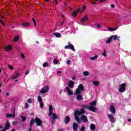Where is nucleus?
I'll return each instance as SVG.
<instances>
[{
	"label": "nucleus",
	"instance_id": "nucleus-3",
	"mask_svg": "<svg viewBox=\"0 0 131 131\" xmlns=\"http://www.w3.org/2000/svg\"><path fill=\"white\" fill-rule=\"evenodd\" d=\"M125 88H126V84L123 83L119 85V88L118 89L119 93H124L125 92Z\"/></svg>",
	"mask_w": 131,
	"mask_h": 131
},
{
	"label": "nucleus",
	"instance_id": "nucleus-10",
	"mask_svg": "<svg viewBox=\"0 0 131 131\" xmlns=\"http://www.w3.org/2000/svg\"><path fill=\"white\" fill-rule=\"evenodd\" d=\"M11 126V125L10 124V122H7L6 124L5 125V127L4 128V129H1L0 130V131H6V130H8V129H9V128H10V127Z\"/></svg>",
	"mask_w": 131,
	"mask_h": 131
},
{
	"label": "nucleus",
	"instance_id": "nucleus-35",
	"mask_svg": "<svg viewBox=\"0 0 131 131\" xmlns=\"http://www.w3.org/2000/svg\"><path fill=\"white\" fill-rule=\"evenodd\" d=\"M52 115H53V119H58V117L55 113H52Z\"/></svg>",
	"mask_w": 131,
	"mask_h": 131
},
{
	"label": "nucleus",
	"instance_id": "nucleus-21",
	"mask_svg": "<svg viewBox=\"0 0 131 131\" xmlns=\"http://www.w3.org/2000/svg\"><path fill=\"white\" fill-rule=\"evenodd\" d=\"M88 17L86 16H85L81 19V23H84V22H86L88 21Z\"/></svg>",
	"mask_w": 131,
	"mask_h": 131
},
{
	"label": "nucleus",
	"instance_id": "nucleus-41",
	"mask_svg": "<svg viewBox=\"0 0 131 131\" xmlns=\"http://www.w3.org/2000/svg\"><path fill=\"white\" fill-rule=\"evenodd\" d=\"M29 105L28 104V103H26L25 105V108L26 109H28V108H29Z\"/></svg>",
	"mask_w": 131,
	"mask_h": 131
},
{
	"label": "nucleus",
	"instance_id": "nucleus-20",
	"mask_svg": "<svg viewBox=\"0 0 131 131\" xmlns=\"http://www.w3.org/2000/svg\"><path fill=\"white\" fill-rule=\"evenodd\" d=\"M70 121V118L69 116H66L64 119V123L66 124H68Z\"/></svg>",
	"mask_w": 131,
	"mask_h": 131
},
{
	"label": "nucleus",
	"instance_id": "nucleus-63",
	"mask_svg": "<svg viewBox=\"0 0 131 131\" xmlns=\"http://www.w3.org/2000/svg\"><path fill=\"white\" fill-rule=\"evenodd\" d=\"M11 131H15V129H12Z\"/></svg>",
	"mask_w": 131,
	"mask_h": 131
},
{
	"label": "nucleus",
	"instance_id": "nucleus-29",
	"mask_svg": "<svg viewBox=\"0 0 131 131\" xmlns=\"http://www.w3.org/2000/svg\"><path fill=\"white\" fill-rule=\"evenodd\" d=\"M19 36L18 35L15 36L13 39V41L14 42L18 41V40H19Z\"/></svg>",
	"mask_w": 131,
	"mask_h": 131
},
{
	"label": "nucleus",
	"instance_id": "nucleus-53",
	"mask_svg": "<svg viewBox=\"0 0 131 131\" xmlns=\"http://www.w3.org/2000/svg\"><path fill=\"white\" fill-rule=\"evenodd\" d=\"M76 78V77H75V76H74V77H73L72 79H73V80H75Z\"/></svg>",
	"mask_w": 131,
	"mask_h": 131
},
{
	"label": "nucleus",
	"instance_id": "nucleus-48",
	"mask_svg": "<svg viewBox=\"0 0 131 131\" xmlns=\"http://www.w3.org/2000/svg\"><path fill=\"white\" fill-rule=\"evenodd\" d=\"M71 62V60L69 59L67 61V64H70Z\"/></svg>",
	"mask_w": 131,
	"mask_h": 131
},
{
	"label": "nucleus",
	"instance_id": "nucleus-7",
	"mask_svg": "<svg viewBox=\"0 0 131 131\" xmlns=\"http://www.w3.org/2000/svg\"><path fill=\"white\" fill-rule=\"evenodd\" d=\"M37 126H42V121L38 118H36L35 120Z\"/></svg>",
	"mask_w": 131,
	"mask_h": 131
},
{
	"label": "nucleus",
	"instance_id": "nucleus-58",
	"mask_svg": "<svg viewBox=\"0 0 131 131\" xmlns=\"http://www.w3.org/2000/svg\"><path fill=\"white\" fill-rule=\"evenodd\" d=\"M128 121H129V122H130V121H131V119H128Z\"/></svg>",
	"mask_w": 131,
	"mask_h": 131
},
{
	"label": "nucleus",
	"instance_id": "nucleus-17",
	"mask_svg": "<svg viewBox=\"0 0 131 131\" xmlns=\"http://www.w3.org/2000/svg\"><path fill=\"white\" fill-rule=\"evenodd\" d=\"M78 128V124L75 122L73 123V129L74 131L77 130Z\"/></svg>",
	"mask_w": 131,
	"mask_h": 131
},
{
	"label": "nucleus",
	"instance_id": "nucleus-27",
	"mask_svg": "<svg viewBox=\"0 0 131 131\" xmlns=\"http://www.w3.org/2000/svg\"><path fill=\"white\" fill-rule=\"evenodd\" d=\"M34 122H35V120L34 119H32L30 123V126L32 127V126L34 124Z\"/></svg>",
	"mask_w": 131,
	"mask_h": 131
},
{
	"label": "nucleus",
	"instance_id": "nucleus-52",
	"mask_svg": "<svg viewBox=\"0 0 131 131\" xmlns=\"http://www.w3.org/2000/svg\"><path fill=\"white\" fill-rule=\"evenodd\" d=\"M32 130V127H31V126H30L29 131H31Z\"/></svg>",
	"mask_w": 131,
	"mask_h": 131
},
{
	"label": "nucleus",
	"instance_id": "nucleus-13",
	"mask_svg": "<svg viewBox=\"0 0 131 131\" xmlns=\"http://www.w3.org/2000/svg\"><path fill=\"white\" fill-rule=\"evenodd\" d=\"M68 86L70 89H73V88H74V81L72 80L70 81L68 83Z\"/></svg>",
	"mask_w": 131,
	"mask_h": 131
},
{
	"label": "nucleus",
	"instance_id": "nucleus-1",
	"mask_svg": "<svg viewBox=\"0 0 131 131\" xmlns=\"http://www.w3.org/2000/svg\"><path fill=\"white\" fill-rule=\"evenodd\" d=\"M81 92H84V89L82 84H80L75 92V95L76 96V99L78 101H81L83 99L81 96Z\"/></svg>",
	"mask_w": 131,
	"mask_h": 131
},
{
	"label": "nucleus",
	"instance_id": "nucleus-2",
	"mask_svg": "<svg viewBox=\"0 0 131 131\" xmlns=\"http://www.w3.org/2000/svg\"><path fill=\"white\" fill-rule=\"evenodd\" d=\"M82 108L83 109H88L90 111H92V112H96L97 111V107L93 106H89L88 105H82Z\"/></svg>",
	"mask_w": 131,
	"mask_h": 131
},
{
	"label": "nucleus",
	"instance_id": "nucleus-34",
	"mask_svg": "<svg viewBox=\"0 0 131 131\" xmlns=\"http://www.w3.org/2000/svg\"><path fill=\"white\" fill-rule=\"evenodd\" d=\"M80 112V115H81V114H84V113H85V110H84V108L82 107Z\"/></svg>",
	"mask_w": 131,
	"mask_h": 131
},
{
	"label": "nucleus",
	"instance_id": "nucleus-57",
	"mask_svg": "<svg viewBox=\"0 0 131 131\" xmlns=\"http://www.w3.org/2000/svg\"><path fill=\"white\" fill-rule=\"evenodd\" d=\"M114 7H115V6L114 5H111V8H114Z\"/></svg>",
	"mask_w": 131,
	"mask_h": 131
},
{
	"label": "nucleus",
	"instance_id": "nucleus-12",
	"mask_svg": "<svg viewBox=\"0 0 131 131\" xmlns=\"http://www.w3.org/2000/svg\"><path fill=\"white\" fill-rule=\"evenodd\" d=\"M13 49V47H12L11 45H8L5 47L6 52H10Z\"/></svg>",
	"mask_w": 131,
	"mask_h": 131
},
{
	"label": "nucleus",
	"instance_id": "nucleus-38",
	"mask_svg": "<svg viewBox=\"0 0 131 131\" xmlns=\"http://www.w3.org/2000/svg\"><path fill=\"white\" fill-rule=\"evenodd\" d=\"M107 29L110 31H113L114 30H116V29H117V28H107Z\"/></svg>",
	"mask_w": 131,
	"mask_h": 131
},
{
	"label": "nucleus",
	"instance_id": "nucleus-43",
	"mask_svg": "<svg viewBox=\"0 0 131 131\" xmlns=\"http://www.w3.org/2000/svg\"><path fill=\"white\" fill-rule=\"evenodd\" d=\"M49 65V62H45L43 63V67H47Z\"/></svg>",
	"mask_w": 131,
	"mask_h": 131
},
{
	"label": "nucleus",
	"instance_id": "nucleus-42",
	"mask_svg": "<svg viewBox=\"0 0 131 131\" xmlns=\"http://www.w3.org/2000/svg\"><path fill=\"white\" fill-rule=\"evenodd\" d=\"M21 118H22V120L23 121H25V120H26V117H24V116H20Z\"/></svg>",
	"mask_w": 131,
	"mask_h": 131
},
{
	"label": "nucleus",
	"instance_id": "nucleus-33",
	"mask_svg": "<svg viewBox=\"0 0 131 131\" xmlns=\"http://www.w3.org/2000/svg\"><path fill=\"white\" fill-rule=\"evenodd\" d=\"M101 56H103L105 58L107 57V53H106V50H104V52L101 53Z\"/></svg>",
	"mask_w": 131,
	"mask_h": 131
},
{
	"label": "nucleus",
	"instance_id": "nucleus-47",
	"mask_svg": "<svg viewBox=\"0 0 131 131\" xmlns=\"http://www.w3.org/2000/svg\"><path fill=\"white\" fill-rule=\"evenodd\" d=\"M0 23H1V24H2V25H3V26H5V24L4 23V22H3V20L0 19Z\"/></svg>",
	"mask_w": 131,
	"mask_h": 131
},
{
	"label": "nucleus",
	"instance_id": "nucleus-15",
	"mask_svg": "<svg viewBox=\"0 0 131 131\" xmlns=\"http://www.w3.org/2000/svg\"><path fill=\"white\" fill-rule=\"evenodd\" d=\"M6 118H14L15 117V111H13V114H6Z\"/></svg>",
	"mask_w": 131,
	"mask_h": 131
},
{
	"label": "nucleus",
	"instance_id": "nucleus-54",
	"mask_svg": "<svg viewBox=\"0 0 131 131\" xmlns=\"http://www.w3.org/2000/svg\"><path fill=\"white\" fill-rule=\"evenodd\" d=\"M105 1H106V0H100V2L101 3H104V2H105Z\"/></svg>",
	"mask_w": 131,
	"mask_h": 131
},
{
	"label": "nucleus",
	"instance_id": "nucleus-44",
	"mask_svg": "<svg viewBox=\"0 0 131 131\" xmlns=\"http://www.w3.org/2000/svg\"><path fill=\"white\" fill-rule=\"evenodd\" d=\"M21 59H25V55L24 54L20 55Z\"/></svg>",
	"mask_w": 131,
	"mask_h": 131
},
{
	"label": "nucleus",
	"instance_id": "nucleus-62",
	"mask_svg": "<svg viewBox=\"0 0 131 131\" xmlns=\"http://www.w3.org/2000/svg\"><path fill=\"white\" fill-rule=\"evenodd\" d=\"M1 72H2V68H1V67H0V73H1Z\"/></svg>",
	"mask_w": 131,
	"mask_h": 131
},
{
	"label": "nucleus",
	"instance_id": "nucleus-22",
	"mask_svg": "<svg viewBox=\"0 0 131 131\" xmlns=\"http://www.w3.org/2000/svg\"><path fill=\"white\" fill-rule=\"evenodd\" d=\"M93 85H95V86H99V85H100V83L98 81H93Z\"/></svg>",
	"mask_w": 131,
	"mask_h": 131
},
{
	"label": "nucleus",
	"instance_id": "nucleus-8",
	"mask_svg": "<svg viewBox=\"0 0 131 131\" xmlns=\"http://www.w3.org/2000/svg\"><path fill=\"white\" fill-rule=\"evenodd\" d=\"M64 49L66 50L69 49L73 51V52H75V49H74V46L72 44H70L69 45L66 46L64 47Z\"/></svg>",
	"mask_w": 131,
	"mask_h": 131
},
{
	"label": "nucleus",
	"instance_id": "nucleus-45",
	"mask_svg": "<svg viewBox=\"0 0 131 131\" xmlns=\"http://www.w3.org/2000/svg\"><path fill=\"white\" fill-rule=\"evenodd\" d=\"M95 26L97 28H101V25H100V24H96Z\"/></svg>",
	"mask_w": 131,
	"mask_h": 131
},
{
	"label": "nucleus",
	"instance_id": "nucleus-36",
	"mask_svg": "<svg viewBox=\"0 0 131 131\" xmlns=\"http://www.w3.org/2000/svg\"><path fill=\"white\" fill-rule=\"evenodd\" d=\"M54 35L56 37H61V34L59 33H54Z\"/></svg>",
	"mask_w": 131,
	"mask_h": 131
},
{
	"label": "nucleus",
	"instance_id": "nucleus-51",
	"mask_svg": "<svg viewBox=\"0 0 131 131\" xmlns=\"http://www.w3.org/2000/svg\"><path fill=\"white\" fill-rule=\"evenodd\" d=\"M61 72H61L60 71H57L58 74H61Z\"/></svg>",
	"mask_w": 131,
	"mask_h": 131
},
{
	"label": "nucleus",
	"instance_id": "nucleus-56",
	"mask_svg": "<svg viewBox=\"0 0 131 131\" xmlns=\"http://www.w3.org/2000/svg\"><path fill=\"white\" fill-rule=\"evenodd\" d=\"M64 24V21L60 23L61 25H63Z\"/></svg>",
	"mask_w": 131,
	"mask_h": 131
},
{
	"label": "nucleus",
	"instance_id": "nucleus-28",
	"mask_svg": "<svg viewBox=\"0 0 131 131\" xmlns=\"http://www.w3.org/2000/svg\"><path fill=\"white\" fill-rule=\"evenodd\" d=\"M90 106H93V107H94V106H96V105H97V101H95L91 102H90Z\"/></svg>",
	"mask_w": 131,
	"mask_h": 131
},
{
	"label": "nucleus",
	"instance_id": "nucleus-61",
	"mask_svg": "<svg viewBox=\"0 0 131 131\" xmlns=\"http://www.w3.org/2000/svg\"><path fill=\"white\" fill-rule=\"evenodd\" d=\"M55 2L56 4H58V1H57V0H55Z\"/></svg>",
	"mask_w": 131,
	"mask_h": 131
},
{
	"label": "nucleus",
	"instance_id": "nucleus-60",
	"mask_svg": "<svg viewBox=\"0 0 131 131\" xmlns=\"http://www.w3.org/2000/svg\"><path fill=\"white\" fill-rule=\"evenodd\" d=\"M6 96H7V97H8V96H9V93L7 92V93H6Z\"/></svg>",
	"mask_w": 131,
	"mask_h": 131
},
{
	"label": "nucleus",
	"instance_id": "nucleus-24",
	"mask_svg": "<svg viewBox=\"0 0 131 131\" xmlns=\"http://www.w3.org/2000/svg\"><path fill=\"white\" fill-rule=\"evenodd\" d=\"M23 26L24 27H28L30 25V24L27 22H24L22 24Z\"/></svg>",
	"mask_w": 131,
	"mask_h": 131
},
{
	"label": "nucleus",
	"instance_id": "nucleus-11",
	"mask_svg": "<svg viewBox=\"0 0 131 131\" xmlns=\"http://www.w3.org/2000/svg\"><path fill=\"white\" fill-rule=\"evenodd\" d=\"M66 90L67 92V94L69 96H72L73 95V92H72V90H71L70 88L69 87H66Z\"/></svg>",
	"mask_w": 131,
	"mask_h": 131
},
{
	"label": "nucleus",
	"instance_id": "nucleus-19",
	"mask_svg": "<svg viewBox=\"0 0 131 131\" xmlns=\"http://www.w3.org/2000/svg\"><path fill=\"white\" fill-rule=\"evenodd\" d=\"M111 37L112 38V39H113L114 40H115V41L116 40V39H117V40H118V39H119V38H120V36H118L116 35L111 36Z\"/></svg>",
	"mask_w": 131,
	"mask_h": 131
},
{
	"label": "nucleus",
	"instance_id": "nucleus-16",
	"mask_svg": "<svg viewBox=\"0 0 131 131\" xmlns=\"http://www.w3.org/2000/svg\"><path fill=\"white\" fill-rule=\"evenodd\" d=\"M110 111L113 114H115V113H116L115 107H114V106H113V105H111L110 108Z\"/></svg>",
	"mask_w": 131,
	"mask_h": 131
},
{
	"label": "nucleus",
	"instance_id": "nucleus-30",
	"mask_svg": "<svg viewBox=\"0 0 131 131\" xmlns=\"http://www.w3.org/2000/svg\"><path fill=\"white\" fill-rule=\"evenodd\" d=\"M34 101V99H31V98H30V99L27 100V102L29 104H31L32 103H33Z\"/></svg>",
	"mask_w": 131,
	"mask_h": 131
},
{
	"label": "nucleus",
	"instance_id": "nucleus-5",
	"mask_svg": "<svg viewBox=\"0 0 131 131\" xmlns=\"http://www.w3.org/2000/svg\"><path fill=\"white\" fill-rule=\"evenodd\" d=\"M49 90H50V87L49 86H48V85L45 86L40 91V93L41 94V95L47 94V93H48V92H49Z\"/></svg>",
	"mask_w": 131,
	"mask_h": 131
},
{
	"label": "nucleus",
	"instance_id": "nucleus-23",
	"mask_svg": "<svg viewBox=\"0 0 131 131\" xmlns=\"http://www.w3.org/2000/svg\"><path fill=\"white\" fill-rule=\"evenodd\" d=\"M90 129L91 130H95L96 129V125L94 124H91L90 125Z\"/></svg>",
	"mask_w": 131,
	"mask_h": 131
},
{
	"label": "nucleus",
	"instance_id": "nucleus-32",
	"mask_svg": "<svg viewBox=\"0 0 131 131\" xmlns=\"http://www.w3.org/2000/svg\"><path fill=\"white\" fill-rule=\"evenodd\" d=\"M91 60H92V61H95V60H97L98 59V55H95L94 57H90Z\"/></svg>",
	"mask_w": 131,
	"mask_h": 131
},
{
	"label": "nucleus",
	"instance_id": "nucleus-31",
	"mask_svg": "<svg viewBox=\"0 0 131 131\" xmlns=\"http://www.w3.org/2000/svg\"><path fill=\"white\" fill-rule=\"evenodd\" d=\"M79 11V9H78L77 11H75L73 12L72 15L74 16V17H76V15H77V13H78V11Z\"/></svg>",
	"mask_w": 131,
	"mask_h": 131
},
{
	"label": "nucleus",
	"instance_id": "nucleus-64",
	"mask_svg": "<svg viewBox=\"0 0 131 131\" xmlns=\"http://www.w3.org/2000/svg\"><path fill=\"white\" fill-rule=\"evenodd\" d=\"M0 128H3V126H0Z\"/></svg>",
	"mask_w": 131,
	"mask_h": 131
},
{
	"label": "nucleus",
	"instance_id": "nucleus-37",
	"mask_svg": "<svg viewBox=\"0 0 131 131\" xmlns=\"http://www.w3.org/2000/svg\"><path fill=\"white\" fill-rule=\"evenodd\" d=\"M8 67L10 70H14V67L12 66V65L8 64Z\"/></svg>",
	"mask_w": 131,
	"mask_h": 131
},
{
	"label": "nucleus",
	"instance_id": "nucleus-14",
	"mask_svg": "<svg viewBox=\"0 0 131 131\" xmlns=\"http://www.w3.org/2000/svg\"><path fill=\"white\" fill-rule=\"evenodd\" d=\"M81 120H82V121L84 122H88V121H89V120L88 119V117H86V116L85 115H82L81 116Z\"/></svg>",
	"mask_w": 131,
	"mask_h": 131
},
{
	"label": "nucleus",
	"instance_id": "nucleus-59",
	"mask_svg": "<svg viewBox=\"0 0 131 131\" xmlns=\"http://www.w3.org/2000/svg\"><path fill=\"white\" fill-rule=\"evenodd\" d=\"M91 4H93V5H96V2H94V3H91Z\"/></svg>",
	"mask_w": 131,
	"mask_h": 131
},
{
	"label": "nucleus",
	"instance_id": "nucleus-39",
	"mask_svg": "<svg viewBox=\"0 0 131 131\" xmlns=\"http://www.w3.org/2000/svg\"><path fill=\"white\" fill-rule=\"evenodd\" d=\"M53 63L55 65H57V64H58V63H59V60H58L57 59H54Z\"/></svg>",
	"mask_w": 131,
	"mask_h": 131
},
{
	"label": "nucleus",
	"instance_id": "nucleus-26",
	"mask_svg": "<svg viewBox=\"0 0 131 131\" xmlns=\"http://www.w3.org/2000/svg\"><path fill=\"white\" fill-rule=\"evenodd\" d=\"M112 40V38L111 36H110L109 38H107V39L106 40L105 43L106 44L110 43L111 42V41Z\"/></svg>",
	"mask_w": 131,
	"mask_h": 131
},
{
	"label": "nucleus",
	"instance_id": "nucleus-40",
	"mask_svg": "<svg viewBox=\"0 0 131 131\" xmlns=\"http://www.w3.org/2000/svg\"><path fill=\"white\" fill-rule=\"evenodd\" d=\"M20 74H19V73H17L16 74V76H15V77H13V78H12V79H16V78H18V76H19V75Z\"/></svg>",
	"mask_w": 131,
	"mask_h": 131
},
{
	"label": "nucleus",
	"instance_id": "nucleus-6",
	"mask_svg": "<svg viewBox=\"0 0 131 131\" xmlns=\"http://www.w3.org/2000/svg\"><path fill=\"white\" fill-rule=\"evenodd\" d=\"M37 100L39 103L40 108L42 109L43 108V103H42V98L41 96L38 95L37 97Z\"/></svg>",
	"mask_w": 131,
	"mask_h": 131
},
{
	"label": "nucleus",
	"instance_id": "nucleus-18",
	"mask_svg": "<svg viewBox=\"0 0 131 131\" xmlns=\"http://www.w3.org/2000/svg\"><path fill=\"white\" fill-rule=\"evenodd\" d=\"M49 114L48 115L49 116H52L53 114V106L52 105H49Z\"/></svg>",
	"mask_w": 131,
	"mask_h": 131
},
{
	"label": "nucleus",
	"instance_id": "nucleus-49",
	"mask_svg": "<svg viewBox=\"0 0 131 131\" xmlns=\"http://www.w3.org/2000/svg\"><path fill=\"white\" fill-rule=\"evenodd\" d=\"M17 122H16V121H13V125H16V124H17Z\"/></svg>",
	"mask_w": 131,
	"mask_h": 131
},
{
	"label": "nucleus",
	"instance_id": "nucleus-55",
	"mask_svg": "<svg viewBox=\"0 0 131 131\" xmlns=\"http://www.w3.org/2000/svg\"><path fill=\"white\" fill-rule=\"evenodd\" d=\"M28 73H29V72L26 71V73H25L26 75H27V74H28Z\"/></svg>",
	"mask_w": 131,
	"mask_h": 131
},
{
	"label": "nucleus",
	"instance_id": "nucleus-25",
	"mask_svg": "<svg viewBox=\"0 0 131 131\" xmlns=\"http://www.w3.org/2000/svg\"><path fill=\"white\" fill-rule=\"evenodd\" d=\"M82 74L84 76H89L90 75V72L86 71L83 72Z\"/></svg>",
	"mask_w": 131,
	"mask_h": 131
},
{
	"label": "nucleus",
	"instance_id": "nucleus-4",
	"mask_svg": "<svg viewBox=\"0 0 131 131\" xmlns=\"http://www.w3.org/2000/svg\"><path fill=\"white\" fill-rule=\"evenodd\" d=\"M80 112L78 111H76L74 113L75 119L76 120V121H77V122L78 123H80V122H81L80 119L79 118V117H78V115H80Z\"/></svg>",
	"mask_w": 131,
	"mask_h": 131
},
{
	"label": "nucleus",
	"instance_id": "nucleus-46",
	"mask_svg": "<svg viewBox=\"0 0 131 131\" xmlns=\"http://www.w3.org/2000/svg\"><path fill=\"white\" fill-rule=\"evenodd\" d=\"M32 20L34 22V26H36V22L35 21V19H34V18H32Z\"/></svg>",
	"mask_w": 131,
	"mask_h": 131
},
{
	"label": "nucleus",
	"instance_id": "nucleus-50",
	"mask_svg": "<svg viewBox=\"0 0 131 131\" xmlns=\"http://www.w3.org/2000/svg\"><path fill=\"white\" fill-rule=\"evenodd\" d=\"M85 8H86V6H84L83 8V11L82 12H83V11H84V10H85Z\"/></svg>",
	"mask_w": 131,
	"mask_h": 131
},
{
	"label": "nucleus",
	"instance_id": "nucleus-9",
	"mask_svg": "<svg viewBox=\"0 0 131 131\" xmlns=\"http://www.w3.org/2000/svg\"><path fill=\"white\" fill-rule=\"evenodd\" d=\"M107 117L111 121V122H112V123H114L115 122V120H114V116L112 114H108Z\"/></svg>",
	"mask_w": 131,
	"mask_h": 131
}]
</instances>
